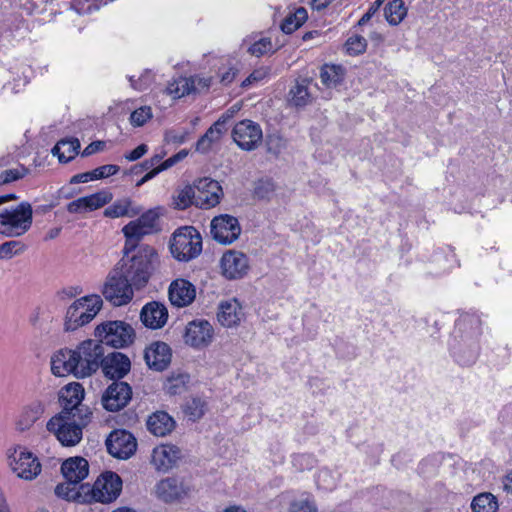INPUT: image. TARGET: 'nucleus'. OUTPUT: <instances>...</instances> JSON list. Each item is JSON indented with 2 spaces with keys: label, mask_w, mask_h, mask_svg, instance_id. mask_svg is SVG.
Segmentation results:
<instances>
[{
  "label": "nucleus",
  "mask_w": 512,
  "mask_h": 512,
  "mask_svg": "<svg viewBox=\"0 0 512 512\" xmlns=\"http://www.w3.org/2000/svg\"><path fill=\"white\" fill-rule=\"evenodd\" d=\"M148 151V146L146 144H140L135 149H133L130 153L125 155V158L128 161H136L144 156Z\"/></svg>",
  "instance_id": "nucleus-61"
},
{
  "label": "nucleus",
  "mask_w": 512,
  "mask_h": 512,
  "mask_svg": "<svg viewBox=\"0 0 512 512\" xmlns=\"http://www.w3.org/2000/svg\"><path fill=\"white\" fill-rule=\"evenodd\" d=\"M83 492V502H100L108 504L115 501L122 491V479L112 471L102 473L92 487L90 485H81Z\"/></svg>",
  "instance_id": "nucleus-4"
},
{
  "label": "nucleus",
  "mask_w": 512,
  "mask_h": 512,
  "mask_svg": "<svg viewBox=\"0 0 512 512\" xmlns=\"http://www.w3.org/2000/svg\"><path fill=\"white\" fill-rule=\"evenodd\" d=\"M0 174L4 183L9 184L24 178L28 174V169L24 165L19 164L16 168L6 169Z\"/></svg>",
  "instance_id": "nucleus-52"
},
{
  "label": "nucleus",
  "mask_w": 512,
  "mask_h": 512,
  "mask_svg": "<svg viewBox=\"0 0 512 512\" xmlns=\"http://www.w3.org/2000/svg\"><path fill=\"white\" fill-rule=\"evenodd\" d=\"M193 81L187 77H179L169 82L166 93L173 99H180L186 95L193 93Z\"/></svg>",
  "instance_id": "nucleus-33"
},
{
  "label": "nucleus",
  "mask_w": 512,
  "mask_h": 512,
  "mask_svg": "<svg viewBox=\"0 0 512 512\" xmlns=\"http://www.w3.org/2000/svg\"><path fill=\"white\" fill-rule=\"evenodd\" d=\"M172 357V351L168 344L161 341L151 343L144 352V359L147 366L155 371L165 370Z\"/></svg>",
  "instance_id": "nucleus-21"
},
{
  "label": "nucleus",
  "mask_w": 512,
  "mask_h": 512,
  "mask_svg": "<svg viewBox=\"0 0 512 512\" xmlns=\"http://www.w3.org/2000/svg\"><path fill=\"white\" fill-rule=\"evenodd\" d=\"M78 483H71L69 481L65 483H60L55 487V494L56 496L66 499V500H78L80 498L83 499L82 491L76 490V485Z\"/></svg>",
  "instance_id": "nucleus-41"
},
{
  "label": "nucleus",
  "mask_w": 512,
  "mask_h": 512,
  "mask_svg": "<svg viewBox=\"0 0 512 512\" xmlns=\"http://www.w3.org/2000/svg\"><path fill=\"white\" fill-rule=\"evenodd\" d=\"M102 294L108 302L118 307L128 304L134 296L133 286L116 269L108 274Z\"/></svg>",
  "instance_id": "nucleus-12"
},
{
  "label": "nucleus",
  "mask_w": 512,
  "mask_h": 512,
  "mask_svg": "<svg viewBox=\"0 0 512 512\" xmlns=\"http://www.w3.org/2000/svg\"><path fill=\"white\" fill-rule=\"evenodd\" d=\"M244 316L243 309L236 299L222 302L217 313L218 321L225 327L237 326Z\"/></svg>",
  "instance_id": "nucleus-27"
},
{
  "label": "nucleus",
  "mask_w": 512,
  "mask_h": 512,
  "mask_svg": "<svg viewBox=\"0 0 512 512\" xmlns=\"http://www.w3.org/2000/svg\"><path fill=\"white\" fill-rule=\"evenodd\" d=\"M170 250L178 261L188 262L196 258L202 251L200 233L192 226L177 229L173 233Z\"/></svg>",
  "instance_id": "nucleus-7"
},
{
  "label": "nucleus",
  "mask_w": 512,
  "mask_h": 512,
  "mask_svg": "<svg viewBox=\"0 0 512 512\" xmlns=\"http://www.w3.org/2000/svg\"><path fill=\"white\" fill-rule=\"evenodd\" d=\"M175 207L184 210L191 205L196 206V183L194 186H185L175 197Z\"/></svg>",
  "instance_id": "nucleus-38"
},
{
  "label": "nucleus",
  "mask_w": 512,
  "mask_h": 512,
  "mask_svg": "<svg viewBox=\"0 0 512 512\" xmlns=\"http://www.w3.org/2000/svg\"><path fill=\"white\" fill-rule=\"evenodd\" d=\"M345 47L350 55H358L366 50L367 40L363 36L354 35L347 39Z\"/></svg>",
  "instance_id": "nucleus-49"
},
{
  "label": "nucleus",
  "mask_w": 512,
  "mask_h": 512,
  "mask_svg": "<svg viewBox=\"0 0 512 512\" xmlns=\"http://www.w3.org/2000/svg\"><path fill=\"white\" fill-rule=\"evenodd\" d=\"M210 227L213 239L224 245L233 243L241 234V226L238 219L228 214L215 216L211 221Z\"/></svg>",
  "instance_id": "nucleus-14"
},
{
  "label": "nucleus",
  "mask_w": 512,
  "mask_h": 512,
  "mask_svg": "<svg viewBox=\"0 0 512 512\" xmlns=\"http://www.w3.org/2000/svg\"><path fill=\"white\" fill-rule=\"evenodd\" d=\"M61 472L66 481L79 484L88 476V461L83 457L68 458L62 463Z\"/></svg>",
  "instance_id": "nucleus-26"
},
{
  "label": "nucleus",
  "mask_w": 512,
  "mask_h": 512,
  "mask_svg": "<svg viewBox=\"0 0 512 512\" xmlns=\"http://www.w3.org/2000/svg\"><path fill=\"white\" fill-rule=\"evenodd\" d=\"M32 222V206L23 201L15 208L0 211V234L5 237L22 236L31 228Z\"/></svg>",
  "instance_id": "nucleus-5"
},
{
  "label": "nucleus",
  "mask_w": 512,
  "mask_h": 512,
  "mask_svg": "<svg viewBox=\"0 0 512 512\" xmlns=\"http://www.w3.org/2000/svg\"><path fill=\"white\" fill-rule=\"evenodd\" d=\"M67 211L73 214L89 212L85 196L68 203Z\"/></svg>",
  "instance_id": "nucleus-57"
},
{
  "label": "nucleus",
  "mask_w": 512,
  "mask_h": 512,
  "mask_svg": "<svg viewBox=\"0 0 512 512\" xmlns=\"http://www.w3.org/2000/svg\"><path fill=\"white\" fill-rule=\"evenodd\" d=\"M471 509L473 512H496L498 501L491 493H481L473 498Z\"/></svg>",
  "instance_id": "nucleus-35"
},
{
  "label": "nucleus",
  "mask_w": 512,
  "mask_h": 512,
  "mask_svg": "<svg viewBox=\"0 0 512 512\" xmlns=\"http://www.w3.org/2000/svg\"><path fill=\"white\" fill-rule=\"evenodd\" d=\"M160 172H162L161 168L159 166L153 168L148 173H146L139 181L136 183V187H140L146 182L150 181L154 177H156Z\"/></svg>",
  "instance_id": "nucleus-63"
},
{
  "label": "nucleus",
  "mask_w": 512,
  "mask_h": 512,
  "mask_svg": "<svg viewBox=\"0 0 512 512\" xmlns=\"http://www.w3.org/2000/svg\"><path fill=\"white\" fill-rule=\"evenodd\" d=\"M120 170L118 165L107 164L96 168V172H98L99 179H104L109 176L115 175Z\"/></svg>",
  "instance_id": "nucleus-59"
},
{
  "label": "nucleus",
  "mask_w": 512,
  "mask_h": 512,
  "mask_svg": "<svg viewBox=\"0 0 512 512\" xmlns=\"http://www.w3.org/2000/svg\"><path fill=\"white\" fill-rule=\"evenodd\" d=\"M188 155L187 150H181L175 155L171 156L170 158L166 159L162 163H160L159 167L162 171L169 169L170 167L174 166L179 161L183 160Z\"/></svg>",
  "instance_id": "nucleus-58"
},
{
  "label": "nucleus",
  "mask_w": 512,
  "mask_h": 512,
  "mask_svg": "<svg viewBox=\"0 0 512 512\" xmlns=\"http://www.w3.org/2000/svg\"><path fill=\"white\" fill-rule=\"evenodd\" d=\"M154 248L146 245L138 249L131 258H123L116 269L136 289H141L148 283L152 270L153 258L156 256Z\"/></svg>",
  "instance_id": "nucleus-3"
},
{
  "label": "nucleus",
  "mask_w": 512,
  "mask_h": 512,
  "mask_svg": "<svg viewBox=\"0 0 512 512\" xmlns=\"http://www.w3.org/2000/svg\"><path fill=\"white\" fill-rule=\"evenodd\" d=\"M272 42L269 38H261L249 46L248 52L256 57L265 55L272 51Z\"/></svg>",
  "instance_id": "nucleus-53"
},
{
  "label": "nucleus",
  "mask_w": 512,
  "mask_h": 512,
  "mask_svg": "<svg viewBox=\"0 0 512 512\" xmlns=\"http://www.w3.org/2000/svg\"><path fill=\"white\" fill-rule=\"evenodd\" d=\"M8 461L11 470L23 480L32 481L41 473L39 459L24 447L17 446L9 450Z\"/></svg>",
  "instance_id": "nucleus-11"
},
{
  "label": "nucleus",
  "mask_w": 512,
  "mask_h": 512,
  "mask_svg": "<svg viewBox=\"0 0 512 512\" xmlns=\"http://www.w3.org/2000/svg\"><path fill=\"white\" fill-rule=\"evenodd\" d=\"M184 412L190 420L196 421L205 413V402L198 397L191 398L186 402Z\"/></svg>",
  "instance_id": "nucleus-42"
},
{
  "label": "nucleus",
  "mask_w": 512,
  "mask_h": 512,
  "mask_svg": "<svg viewBox=\"0 0 512 512\" xmlns=\"http://www.w3.org/2000/svg\"><path fill=\"white\" fill-rule=\"evenodd\" d=\"M385 0H375L367 10V12L358 20L357 26H363L367 24L370 19L375 15L379 8L383 5Z\"/></svg>",
  "instance_id": "nucleus-56"
},
{
  "label": "nucleus",
  "mask_w": 512,
  "mask_h": 512,
  "mask_svg": "<svg viewBox=\"0 0 512 512\" xmlns=\"http://www.w3.org/2000/svg\"><path fill=\"white\" fill-rule=\"evenodd\" d=\"M152 109L149 106H142L134 110L130 115V123L134 127L143 126L148 120L152 118Z\"/></svg>",
  "instance_id": "nucleus-48"
},
{
  "label": "nucleus",
  "mask_w": 512,
  "mask_h": 512,
  "mask_svg": "<svg viewBox=\"0 0 512 512\" xmlns=\"http://www.w3.org/2000/svg\"><path fill=\"white\" fill-rule=\"evenodd\" d=\"M385 18L390 25H398L407 15L403 0H392L384 8Z\"/></svg>",
  "instance_id": "nucleus-34"
},
{
  "label": "nucleus",
  "mask_w": 512,
  "mask_h": 512,
  "mask_svg": "<svg viewBox=\"0 0 512 512\" xmlns=\"http://www.w3.org/2000/svg\"><path fill=\"white\" fill-rule=\"evenodd\" d=\"M80 294V290L78 287H68L64 288L59 292V297L61 299H71Z\"/></svg>",
  "instance_id": "nucleus-64"
},
{
  "label": "nucleus",
  "mask_w": 512,
  "mask_h": 512,
  "mask_svg": "<svg viewBox=\"0 0 512 512\" xmlns=\"http://www.w3.org/2000/svg\"><path fill=\"white\" fill-rule=\"evenodd\" d=\"M186 489L182 481L174 477L162 479L156 485V495L166 503L181 499L186 495Z\"/></svg>",
  "instance_id": "nucleus-25"
},
{
  "label": "nucleus",
  "mask_w": 512,
  "mask_h": 512,
  "mask_svg": "<svg viewBox=\"0 0 512 512\" xmlns=\"http://www.w3.org/2000/svg\"><path fill=\"white\" fill-rule=\"evenodd\" d=\"M232 138L240 149L253 151L262 142V128L258 123L245 119L235 124Z\"/></svg>",
  "instance_id": "nucleus-13"
},
{
  "label": "nucleus",
  "mask_w": 512,
  "mask_h": 512,
  "mask_svg": "<svg viewBox=\"0 0 512 512\" xmlns=\"http://www.w3.org/2000/svg\"><path fill=\"white\" fill-rule=\"evenodd\" d=\"M274 191L275 185L271 179H261L255 184L254 196L261 200L270 199Z\"/></svg>",
  "instance_id": "nucleus-45"
},
{
  "label": "nucleus",
  "mask_w": 512,
  "mask_h": 512,
  "mask_svg": "<svg viewBox=\"0 0 512 512\" xmlns=\"http://www.w3.org/2000/svg\"><path fill=\"white\" fill-rule=\"evenodd\" d=\"M292 464L298 471L310 470L315 466L316 459L311 454H295Z\"/></svg>",
  "instance_id": "nucleus-50"
},
{
  "label": "nucleus",
  "mask_w": 512,
  "mask_h": 512,
  "mask_svg": "<svg viewBox=\"0 0 512 512\" xmlns=\"http://www.w3.org/2000/svg\"><path fill=\"white\" fill-rule=\"evenodd\" d=\"M214 329L209 321L205 319H196L190 321L185 328L183 335L184 342L193 348H203L208 346L213 338Z\"/></svg>",
  "instance_id": "nucleus-17"
},
{
  "label": "nucleus",
  "mask_w": 512,
  "mask_h": 512,
  "mask_svg": "<svg viewBox=\"0 0 512 512\" xmlns=\"http://www.w3.org/2000/svg\"><path fill=\"white\" fill-rule=\"evenodd\" d=\"M104 353V346L93 339L81 342L75 349L62 348L51 356V372L57 377H89L101 367Z\"/></svg>",
  "instance_id": "nucleus-1"
},
{
  "label": "nucleus",
  "mask_w": 512,
  "mask_h": 512,
  "mask_svg": "<svg viewBox=\"0 0 512 512\" xmlns=\"http://www.w3.org/2000/svg\"><path fill=\"white\" fill-rule=\"evenodd\" d=\"M187 79H191L193 81V85H194L193 93L207 90L210 86V81H211L209 78H201L196 75L187 77Z\"/></svg>",
  "instance_id": "nucleus-60"
},
{
  "label": "nucleus",
  "mask_w": 512,
  "mask_h": 512,
  "mask_svg": "<svg viewBox=\"0 0 512 512\" xmlns=\"http://www.w3.org/2000/svg\"><path fill=\"white\" fill-rule=\"evenodd\" d=\"M481 319L475 313L462 314L455 322L448 342L451 356L461 366L473 365L480 352Z\"/></svg>",
  "instance_id": "nucleus-2"
},
{
  "label": "nucleus",
  "mask_w": 512,
  "mask_h": 512,
  "mask_svg": "<svg viewBox=\"0 0 512 512\" xmlns=\"http://www.w3.org/2000/svg\"><path fill=\"white\" fill-rule=\"evenodd\" d=\"M141 212L140 207H134L130 198H122L113 202L104 210L108 218L135 217Z\"/></svg>",
  "instance_id": "nucleus-30"
},
{
  "label": "nucleus",
  "mask_w": 512,
  "mask_h": 512,
  "mask_svg": "<svg viewBox=\"0 0 512 512\" xmlns=\"http://www.w3.org/2000/svg\"><path fill=\"white\" fill-rule=\"evenodd\" d=\"M89 212L102 208L110 203L113 199V194L109 190H101L94 194L85 196Z\"/></svg>",
  "instance_id": "nucleus-40"
},
{
  "label": "nucleus",
  "mask_w": 512,
  "mask_h": 512,
  "mask_svg": "<svg viewBox=\"0 0 512 512\" xmlns=\"http://www.w3.org/2000/svg\"><path fill=\"white\" fill-rule=\"evenodd\" d=\"M317 506L313 499L303 497L294 500L290 506V512H316Z\"/></svg>",
  "instance_id": "nucleus-51"
},
{
  "label": "nucleus",
  "mask_w": 512,
  "mask_h": 512,
  "mask_svg": "<svg viewBox=\"0 0 512 512\" xmlns=\"http://www.w3.org/2000/svg\"><path fill=\"white\" fill-rule=\"evenodd\" d=\"M308 18L307 10L303 7H299L293 14H289L285 17L281 23V30L285 34H291L298 29Z\"/></svg>",
  "instance_id": "nucleus-36"
},
{
  "label": "nucleus",
  "mask_w": 512,
  "mask_h": 512,
  "mask_svg": "<svg viewBox=\"0 0 512 512\" xmlns=\"http://www.w3.org/2000/svg\"><path fill=\"white\" fill-rule=\"evenodd\" d=\"M222 196V187L216 180L202 178L196 181V207L213 208L219 204Z\"/></svg>",
  "instance_id": "nucleus-18"
},
{
  "label": "nucleus",
  "mask_w": 512,
  "mask_h": 512,
  "mask_svg": "<svg viewBox=\"0 0 512 512\" xmlns=\"http://www.w3.org/2000/svg\"><path fill=\"white\" fill-rule=\"evenodd\" d=\"M146 425L153 435L163 437L172 432L175 421L167 412L157 411L149 416Z\"/></svg>",
  "instance_id": "nucleus-29"
},
{
  "label": "nucleus",
  "mask_w": 512,
  "mask_h": 512,
  "mask_svg": "<svg viewBox=\"0 0 512 512\" xmlns=\"http://www.w3.org/2000/svg\"><path fill=\"white\" fill-rule=\"evenodd\" d=\"M189 132L186 129L176 130L169 129L164 134V141L167 144L180 145L186 142Z\"/></svg>",
  "instance_id": "nucleus-54"
},
{
  "label": "nucleus",
  "mask_w": 512,
  "mask_h": 512,
  "mask_svg": "<svg viewBox=\"0 0 512 512\" xmlns=\"http://www.w3.org/2000/svg\"><path fill=\"white\" fill-rule=\"evenodd\" d=\"M222 274L227 279H239L247 274L249 269L248 257L239 251L229 250L221 258Z\"/></svg>",
  "instance_id": "nucleus-20"
},
{
  "label": "nucleus",
  "mask_w": 512,
  "mask_h": 512,
  "mask_svg": "<svg viewBox=\"0 0 512 512\" xmlns=\"http://www.w3.org/2000/svg\"><path fill=\"white\" fill-rule=\"evenodd\" d=\"M84 394V388L78 382L64 386L59 392L62 411L58 415H70L77 417L82 423L88 422L91 412L82 405Z\"/></svg>",
  "instance_id": "nucleus-10"
},
{
  "label": "nucleus",
  "mask_w": 512,
  "mask_h": 512,
  "mask_svg": "<svg viewBox=\"0 0 512 512\" xmlns=\"http://www.w3.org/2000/svg\"><path fill=\"white\" fill-rule=\"evenodd\" d=\"M122 232L125 237H133L134 239L141 240L143 236L150 234L151 232L147 230L138 220H134L126 224L122 228Z\"/></svg>",
  "instance_id": "nucleus-47"
},
{
  "label": "nucleus",
  "mask_w": 512,
  "mask_h": 512,
  "mask_svg": "<svg viewBox=\"0 0 512 512\" xmlns=\"http://www.w3.org/2000/svg\"><path fill=\"white\" fill-rule=\"evenodd\" d=\"M189 379L190 377L188 374H173L167 379L165 389L170 395L181 394L185 391Z\"/></svg>",
  "instance_id": "nucleus-39"
},
{
  "label": "nucleus",
  "mask_w": 512,
  "mask_h": 512,
  "mask_svg": "<svg viewBox=\"0 0 512 512\" xmlns=\"http://www.w3.org/2000/svg\"><path fill=\"white\" fill-rule=\"evenodd\" d=\"M107 451L118 459H128L136 451L135 437L126 430H115L106 439Z\"/></svg>",
  "instance_id": "nucleus-16"
},
{
  "label": "nucleus",
  "mask_w": 512,
  "mask_h": 512,
  "mask_svg": "<svg viewBox=\"0 0 512 512\" xmlns=\"http://www.w3.org/2000/svg\"><path fill=\"white\" fill-rule=\"evenodd\" d=\"M44 404L41 401H33L22 410L17 421V428L20 431H26L40 419L44 413Z\"/></svg>",
  "instance_id": "nucleus-31"
},
{
  "label": "nucleus",
  "mask_w": 512,
  "mask_h": 512,
  "mask_svg": "<svg viewBox=\"0 0 512 512\" xmlns=\"http://www.w3.org/2000/svg\"><path fill=\"white\" fill-rule=\"evenodd\" d=\"M321 82L327 87H335L342 81L343 71L340 66L325 64L320 71Z\"/></svg>",
  "instance_id": "nucleus-37"
},
{
  "label": "nucleus",
  "mask_w": 512,
  "mask_h": 512,
  "mask_svg": "<svg viewBox=\"0 0 512 512\" xmlns=\"http://www.w3.org/2000/svg\"><path fill=\"white\" fill-rule=\"evenodd\" d=\"M80 141L77 138L61 139L52 148V154L58 157L61 163H68L79 153Z\"/></svg>",
  "instance_id": "nucleus-32"
},
{
  "label": "nucleus",
  "mask_w": 512,
  "mask_h": 512,
  "mask_svg": "<svg viewBox=\"0 0 512 512\" xmlns=\"http://www.w3.org/2000/svg\"><path fill=\"white\" fill-rule=\"evenodd\" d=\"M87 423L70 415H56L47 422L46 427L63 446H75L81 441L82 430Z\"/></svg>",
  "instance_id": "nucleus-9"
},
{
  "label": "nucleus",
  "mask_w": 512,
  "mask_h": 512,
  "mask_svg": "<svg viewBox=\"0 0 512 512\" xmlns=\"http://www.w3.org/2000/svg\"><path fill=\"white\" fill-rule=\"evenodd\" d=\"M158 215L153 210H149L143 214L140 215V217L137 219L139 223L142 224L147 230L150 232L153 231L156 221H157Z\"/></svg>",
  "instance_id": "nucleus-55"
},
{
  "label": "nucleus",
  "mask_w": 512,
  "mask_h": 512,
  "mask_svg": "<svg viewBox=\"0 0 512 512\" xmlns=\"http://www.w3.org/2000/svg\"><path fill=\"white\" fill-rule=\"evenodd\" d=\"M140 320L147 328L160 329L168 320V310L161 302H148L141 309Z\"/></svg>",
  "instance_id": "nucleus-23"
},
{
  "label": "nucleus",
  "mask_w": 512,
  "mask_h": 512,
  "mask_svg": "<svg viewBox=\"0 0 512 512\" xmlns=\"http://www.w3.org/2000/svg\"><path fill=\"white\" fill-rule=\"evenodd\" d=\"M102 305L103 301L99 295H88L75 300L66 311L65 331H75L91 322Z\"/></svg>",
  "instance_id": "nucleus-6"
},
{
  "label": "nucleus",
  "mask_w": 512,
  "mask_h": 512,
  "mask_svg": "<svg viewBox=\"0 0 512 512\" xmlns=\"http://www.w3.org/2000/svg\"><path fill=\"white\" fill-rule=\"evenodd\" d=\"M168 294L171 304L182 308L190 305L195 300L196 288L188 280L179 278L171 282Z\"/></svg>",
  "instance_id": "nucleus-22"
},
{
  "label": "nucleus",
  "mask_w": 512,
  "mask_h": 512,
  "mask_svg": "<svg viewBox=\"0 0 512 512\" xmlns=\"http://www.w3.org/2000/svg\"><path fill=\"white\" fill-rule=\"evenodd\" d=\"M180 456V450L172 445L156 447L152 452V463L158 469L167 471L173 467Z\"/></svg>",
  "instance_id": "nucleus-28"
},
{
  "label": "nucleus",
  "mask_w": 512,
  "mask_h": 512,
  "mask_svg": "<svg viewBox=\"0 0 512 512\" xmlns=\"http://www.w3.org/2000/svg\"><path fill=\"white\" fill-rule=\"evenodd\" d=\"M290 102L295 106H305L308 103L309 93L307 86L301 83H296L289 92Z\"/></svg>",
  "instance_id": "nucleus-43"
},
{
  "label": "nucleus",
  "mask_w": 512,
  "mask_h": 512,
  "mask_svg": "<svg viewBox=\"0 0 512 512\" xmlns=\"http://www.w3.org/2000/svg\"><path fill=\"white\" fill-rule=\"evenodd\" d=\"M132 398V388L124 381H113L102 395L101 402L105 410L118 412L125 408Z\"/></svg>",
  "instance_id": "nucleus-15"
},
{
  "label": "nucleus",
  "mask_w": 512,
  "mask_h": 512,
  "mask_svg": "<svg viewBox=\"0 0 512 512\" xmlns=\"http://www.w3.org/2000/svg\"><path fill=\"white\" fill-rule=\"evenodd\" d=\"M233 112H226L206 131V133L197 141L196 150L206 152L210 149L212 143L218 141L227 130L226 124L232 118Z\"/></svg>",
  "instance_id": "nucleus-24"
},
{
  "label": "nucleus",
  "mask_w": 512,
  "mask_h": 512,
  "mask_svg": "<svg viewBox=\"0 0 512 512\" xmlns=\"http://www.w3.org/2000/svg\"><path fill=\"white\" fill-rule=\"evenodd\" d=\"M96 341L103 346L107 345L116 349L129 346L135 337L132 326L124 321H105L97 325L94 331Z\"/></svg>",
  "instance_id": "nucleus-8"
},
{
  "label": "nucleus",
  "mask_w": 512,
  "mask_h": 512,
  "mask_svg": "<svg viewBox=\"0 0 512 512\" xmlns=\"http://www.w3.org/2000/svg\"><path fill=\"white\" fill-rule=\"evenodd\" d=\"M102 372L108 379L121 381L131 370V361L122 352H111L103 355Z\"/></svg>",
  "instance_id": "nucleus-19"
},
{
  "label": "nucleus",
  "mask_w": 512,
  "mask_h": 512,
  "mask_svg": "<svg viewBox=\"0 0 512 512\" xmlns=\"http://www.w3.org/2000/svg\"><path fill=\"white\" fill-rule=\"evenodd\" d=\"M130 86L138 91H144L148 89L154 81V74L151 70H145L138 79L134 76H128Z\"/></svg>",
  "instance_id": "nucleus-46"
},
{
  "label": "nucleus",
  "mask_w": 512,
  "mask_h": 512,
  "mask_svg": "<svg viewBox=\"0 0 512 512\" xmlns=\"http://www.w3.org/2000/svg\"><path fill=\"white\" fill-rule=\"evenodd\" d=\"M105 142L104 141H94L90 143L82 152L83 157L90 156L96 152H99L104 149Z\"/></svg>",
  "instance_id": "nucleus-62"
},
{
  "label": "nucleus",
  "mask_w": 512,
  "mask_h": 512,
  "mask_svg": "<svg viewBox=\"0 0 512 512\" xmlns=\"http://www.w3.org/2000/svg\"><path fill=\"white\" fill-rule=\"evenodd\" d=\"M26 246L17 240H11L0 244V259H10L14 255L25 251Z\"/></svg>",
  "instance_id": "nucleus-44"
}]
</instances>
